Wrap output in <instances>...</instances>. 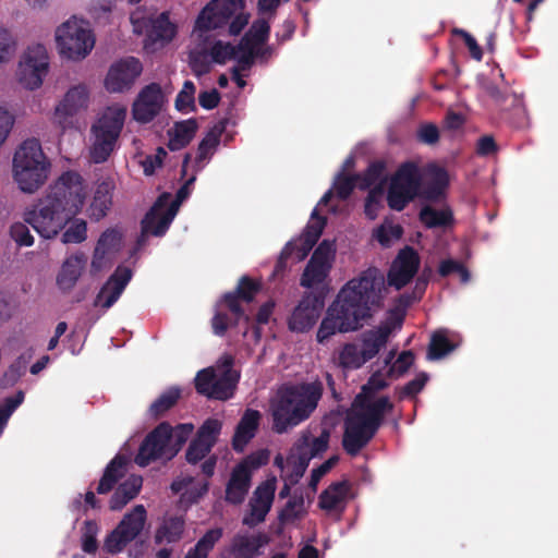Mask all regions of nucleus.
Here are the masks:
<instances>
[{
	"mask_svg": "<svg viewBox=\"0 0 558 558\" xmlns=\"http://www.w3.org/2000/svg\"><path fill=\"white\" fill-rule=\"evenodd\" d=\"M84 199L81 175L74 171H66L50 186L34 209L25 213L24 220L45 239L54 238L71 221L61 235V242L82 243L87 238V223L74 217L81 211Z\"/></svg>",
	"mask_w": 558,
	"mask_h": 558,
	"instance_id": "nucleus-1",
	"label": "nucleus"
},
{
	"mask_svg": "<svg viewBox=\"0 0 558 558\" xmlns=\"http://www.w3.org/2000/svg\"><path fill=\"white\" fill-rule=\"evenodd\" d=\"M376 268H368L349 280L327 308L316 332L318 343H326L336 333L355 331L372 317L373 307L380 305V281Z\"/></svg>",
	"mask_w": 558,
	"mask_h": 558,
	"instance_id": "nucleus-2",
	"label": "nucleus"
},
{
	"mask_svg": "<svg viewBox=\"0 0 558 558\" xmlns=\"http://www.w3.org/2000/svg\"><path fill=\"white\" fill-rule=\"evenodd\" d=\"M323 391L318 380L281 388L270 404L272 430L283 434L306 421L316 410Z\"/></svg>",
	"mask_w": 558,
	"mask_h": 558,
	"instance_id": "nucleus-3",
	"label": "nucleus"
},
{
	"mask_svg": "<svg viewBox=\"0 0 558 558\" xmlns=\"http://www.w3.org/2000/svg\"><path fill=\"white\" fill-rule=\"evenodd\" d=\"M323 391L318 380L281 388L270 404L272 430L283 434L306 421L316 410Z\"/></svg>",
	"mask_w": 558,
	"mask_h": 558,
	"instance_id": "nucleus-4",
	"label": "nucleus"
},
{
	"mask_svg": "<svg viewBox=\"0 0 558 558\" xmlns=\"http://www.w3.org/2000/svg\"><path fill=\"white\" fill-rule=\"evenodd\" d=\"M323 391L318 380L281 388L270 404L272 430L283 434L306 421L316 410Z\"/></svg>",
	"mask_w": 558,
	"mask_h": 558,
	"instance_id": "nucleus-5",
	"label": "nucleus"
},
{
	"mask_svg": "<svg viewBox=\"0 0 558 558\" xmlns=\"http://www.w3.org/2000/svg\"><path fill=\"white\" fill-rule=\"evenodd\" d=\"M49 162L44 155L40 142L36 138L26 140L13 157V173L20 189L34 193L46 181Z\"/></svg>",
	"mask_w": 558,
	"mask_h": 558,
	"instance_id": "nucleus-6",
	"label": "nucleus"
},
{
	"mask_svg": "<svg viewBox=\"0 0 558 558\" xmlns=\"http://www.w3.org/2000/svg\"><path fill=\"white\" fill-rule=\"evenodd\" d=\"M245 0H210L199 12L195 28L208 32L229 24L228 35H241L250 22Z\"/></svg>",
	"mask_w": 558,
	"mask_h": 558,
	"instance_id": "nucleus-7",
	"label": "nucleus"
},
{
	"mask_svg": "<svg viewBox=\"0 0 558 558\" xmlns=\"http://www.w3.org/2000/svg\"><path fill=\"white\" fill-rule=\"evenodd\" d=\"M195 177H191L177 192L175 199L168 204L169 194H161L150 209L144 216L142 225V233L137 239V244L142 245L145 235L151 234L162 236L169 229L174 219L180 204L185 201L190 193V186L194 183Z\"/></svg>",
	"mask_w": 558,
	"mask_h": 558,
	"instance_id": "nucleus-8",
	"label": "nucleus"
},
{
	"mask_svg": "<svg viewBox=\"0 0 558 558\" xmlns=\"http://www.w3.org/2000/svg\"><path fill=\"white\" fill-rule=\"evenodd\" d=\"M125 116L123 108H108L93 124L95 141L89 151L93 162L102 163L108 160L122 131Z\"/></svg>",
	"mask_w": 558,
	"mask_h": 558,
	"instance_id": "nucleus-9",
	"label": "nucleus"
},
{
	"mask_svg": "<svg viewBox=\"0 0 558 558\" xmlns=\"http://www.w3.org/2000/svg\"><path fill=\"white\" fill-rule=\"evenodd\" d=\"M422 174L413 161L402 162L390 179L387 191V204L396 211L403 210L420 194Z\"/></svg>",
	"mask_w": 558,
	"mask_h": 558,
	"instance_id": "nucleus-10",
	"label": "nucleus"
},
{
	"mask_svg": "<svg viewBox=\"0 0 558 558\" xmlns=\"http://www.w3.org/2000/svg\"><path fill=\"white\" fill-rule=\"evenodd\" d=\"M333 257V243L324 240L315 248L310 260L307 262L300 278V286L305 289H316L315 291L323 290L326 293V280L329 277Z\"/></svg>",
	"mask_w": 558,
	"mask_h": 558,
	"instance_id": "nucleus-11",
	"label": "nucleus"
},
{
	"mask_svg": "<svg viewBox=\"0 0 558 558\" xmlns=\"http://www.w3.org/2000/svg\"><path fill=\"white\" fill-rule=\"evenodd\" d=\"M146 522V509L143 505H136L130 512L124 514L117 527L111 531L104 547L108 553L118 554L143 531Z\"/></svg>",
	"mask_w": 558,
	"mask_h": 558,
	"instance_id": "nucleus-12",
	"label": "nucleus"
},
{
	"mask_svg": "<svg viewBox=\"0 0 558 558\" xmlns=\"http://www.w3.org/2000/svg\"><path fill=\"white\" fill-rule=\"evenodd\" d=\"M325 298L326 293L323 290L304 292L288 318L289 330L293 332L311 330L322 314Z\"/></svg>",
	"mask_w": 558,
	"mask_h": 558,
	"instance_id": "nucleus-13",
	"label": "nucleus"
},
{
	"mask_svg": "<svg viewBox=\"0 0 558 558\" xmlns=\"http://www.w3.org/2000/svg\"><path fill=\"white\" fill-rule=\"evenodd\" d=\"M48 70L49 57L45 46L28 47L20 62L19 81L27 89H37L41 86Z\"/></svg>",
	"mask_w": 558,
	"mask_h": 558,
	"instance_id": "nucleus-14",
	"label": "nucleus"
},
{
	"mask_svg": "<svg viewBox=\"0 0 558 558\" xmlns=\"http://www.w3.org/2000/svg\"><path fill=\"white\" fill-rule=\"evenodd\" d=\"M213 37H204L205 44L209 50L213 63L226 64L228 61H238L239 56L245 53L247 49L254 51L265 48L269 37H241L238 45L226 43L222 40H214Z\"/></svg>",
	"mask_w": 558,
	"mask_h": 558,
	"instance_id": "nucleus-15",
	"label": "nucleus"
},
{
	"mask_svg": "<svg viewBox=\"0 0 558 558\" xmlns=\"http://www.w3.org/2000/svg\"><path fill=\"white\" fill-rule=\"evenodd\" d=\"M89 101V90L85 84L71 87L57 105L53 120L63 131L73 126L74 117L86 110Z\"/></svg>",
	"mask_w": 558,
	"mask_h": 558,
	"instance_id": "nucleus-16",
	"label": "nucleus"
},
{
	"mask_svg": "<svg viewBox=\"0 0 558 558\" xmlns=\"http://www.w3.org/2000/svg\"><path fill=\"white\" fill-rule=\"evenodd\" d=\"M143 65L135 57H126L114 62L106 76L105 86L110 93H123L131 89L142 74Z\"/></svg>",
	"mask_w": 558,
	"mask_h": 558,
	"instance_id": "nucleus-17",
	"label": "nucleus"
},
{
	"mask_svg": "<svg viewBox=\"0 0 558 558\" xmlns=\"http://www.w3.org/2000/svg\"><path fill=\"white\" fill-rule=\"evenodd\" d=\"M135 35H177V24L170 20V12L161 13L136 10L131 14Z\"/></svg>",
	"mask_w": 558,
	"mask_h": 558,
	"instance_id": "nucleus-18",
	"label": "nucleus"
},
{
	"mask_svg": "<svg viewBox=\"0 0 558 558\" xmlns=\"http://www.w3.org/2000/svg\"><path fill=\"white\" fill-rule=\"evenodd\" d=\"M172 438V427L169 423L162 422L147 434L140 446L135 457V463L140 466H147L150 462L160 459Z\"/></svg>",
	"mask_w": 558,
	"mask_h": 558,
	"instance_id": "nucleus-19",
	"label": "nucleus"
},
{
	"mask_svg": "<svg viewBox=\"0 0 558 558\" xmlns=\"http://www.w3.org/2000/svg\"><path fill=\"white\" fill-rule=\"evenodd\" d=\"M353 405L355 410L351 414L375 432L383 425L385 415L393 410V403L387 396L377 399L364 397L359 400L356 395Z\"/></svg>",
	"mask_w": 558,
	"mask_h": 558,
	"instance_id": "nucleus-20",
	"label": "nucleus"
},
{
	"mask_svg": "<svg viewBox=\"0 0 558 558\" xmlns=\"http://www.w3.org/2000/svg\"><path fill=\"white\" fill-rule=\"evenodd\" d=\"M163 94L158 83L146 85L138 93L133 107V119L141 123L153 121L161 111L163 105Z\"/></svg>",
	"mask_w": 558,
	"mask_h": 558,
	"instance_id": "nucleus-21",
	"label": "nucleus"
},
{
	"mask_svg": "<svg viewBox=\"0 0 558 558\" xmlns=\"http://www.w3.org/2000/svg\"><path fill=\"white\" fill-rule=\"evenodd\" d=\"M418 267L420 256L412 246L400 250L387 276L389 286L402 289L413 279Z\"/></svg>",
	"mask_w": 558,
	"mask_h": 558,
	"instance_id": "nucleus-22",
	"label": "nucleus"
},
{
	"mask_svg": "<svg viewBox=\"0 0 558 558\" xmlns=\"http://www.w3.org/2000/svg\"><path fill=\"white\" fill-rule=\"evenodd\" d=\"M377 434L351 413L344 420L342 448L347 454L356 457Z\"/></svg>",
	"mask_w": 558,
	"mask_h": 558,
	"instance_id": "nucleus-23",
	"label": "nucleus"
},
{
	"mask_svg": "<svg viewBox=\"0 0 558 558\" xmlns=\"http://www.w3.org/2000/svg\"><path fill=\"white\" fill-rule=\"evenodd\" d=\"M276 480H267L258 485L254 492V496L250 502L251 518L245 517L243 524L254 525L263 522L271 508L275 498Z\"/></svg>",
	"mask_w": 558,
	"mask_h": 558,
	"instance_id": "nucleus-24",
	"label": "nucleus"
},
{
	"mask_svg": "<svg viewBox=\"0 0 558 558\" xmlns=\"http://www.w3.org/2000/svg\"><path fill=\"white\" fill-rule=\"evenodd\" d=\"M131 278V269L118 267L100 289L94 305H101L106 310L110 308L119 300Z\"/></svg>",
	"mask_w": 558,
	"mask_h": 558,
	"instance_id": "nucleus-25",
	"label": "nucleus"
},
{
	"mask_svg": "<svg viewBox=\"0 0 558 558\" xmlns=\"http://www.w3.org/2000/svg\"><path fill=\"white\" fill-rule=\"evenodd\" d=\"M426 181L421 185L418 196L427 202L438 203L446 198L449 186L448 171L439 166L430 165L426 169Z\"/></svg>",
	"mask_w": 558,
	"mask_h": 558,
	"instance_id": "nucleus-26",
	"label": "nucleus"
},
{
	"mask_svg": "<svg viewBox=\"0 0 558 558\" xmlns=\"http://www.w3.org/2000/svg\"><path fill=\"white\" fill-rule=\"evenodd\" d=\"M486 92L488 96L496 102L501 110L511 109L517 117L515 121L511 123L515 128H522L526 122V112L523 105V99L514 93H508L506 90L500 89L498 86L494 84H489L486 86Z\"/></svg>",
	"mask_w": 558,
	"mask_h": 558,
	"instance_id": "nucleus-27",
	"label": "nucleus"
},
{
	"mask_svg": "<svg viewBox=\"0 0 558 558\" xmlns=\"http://www.w3.org/2000/svg\"><path fill=\"white\" fill-rule=\"evenodd\" d=\"M87 258L83 253L69 256L62 264L57 276V286L64 292H70L85 269Z\"/></svg>",
	"mask_w": 558,
	"mask_h": 558,
	"instance_id": "nucleus-28",
	"label": "nucleus"
},
{
	"mask_svg": "<svg viewBox=\"0 0 558 558\" xmlns=\"http://www.w3.org/2000/svg\"><path fill=\"white\" fill-rule=\"evenodd\" d=\"M260 417L259 411L253 409L245 410L232 437V447L235 451L242 452L246 445L255 437Z\"/></svg>",
	"mask_w": 558,
	"mask_h": 558,
	"instance_id": "nucleus-29",
	"label": "nucleus"
},
{
	"mask_svg": "<svg viewBox=\"0 0 558 558\" xmlns=\"http://www.w3.org/2000/svg\"><path fill=\"white\" fill-rule=\"evenodd\" d=\"M232 356H227L225 362L226 368L220 376L216 375L214 387L211 388L210 393H208L209 399L225 401L233 397L240 375L238 372L232 369Z\"/></svg>",
	"mask_w": 558,
	"mask_h": 558,
	"instance_id": "nucleus-30",
	"label": "nucleus"
},
{
	"mask_svg": "<svg viewBox=\"0 0 558 558\" xmlns=\"http://www.w3.org/2000/svg\"><path fill=\"white\" fill-rule=\"evenodd\" d=\"M211 449L209 445L194 438L185 451V460L189 464L195 465L204 460L201 464V471L207 478H210L215 474L218 461L216 454H209Z\"/></svg>",
	"mask_w": 558,
	"mask_h": 558,
	"instance_id": "nucleus-31",
	"label": "nucleus"
},
{
	"mask_svg": "<svg viewBox=\"0 0 558 558\" xmlns=\"http://www.w3.org/2000/svg\"><path fill=\"white\" fill-rule=\"evenodd\" d=\"M96 37H56L57 48L62 58L78 61L94 48Z\"/></svg>",
	"mask_w": 558,
	"mask_h": 558,
	"instance_id": "nucleus-32",
	"label": "nucleus"
},
{
	"mask_svg": "<svg viewBox=\"0 0 558 558\" xmlns=\"http://www.w3.org/2000/svg\"><path fill=\"white\" fill-rule=\"evenodd\" d=\"M252 476L243 465H236L230 475L226 486V501L240 505L244 501L251 487Z\"/></svg>",
	"mask_w": 558,
	"mask_h": 558,
	"instance_id": "nucleus-33",
	"label": "nucleus"
},
{
	"mask_svg": "<svg viewBox=\"0 0 558 558\" xmlns=\"http://www.w3.org/2000/svg\"><path fill=\"white\" fill-rule=\"evenodd\" d=\"M128 458L124 454H117L105 468L96 487V493L105 495L110 493L118 485L119 481L126 473Z\"/></svg>",
	"mask_w": 558,
	"mask_h": 558,
	"instance_id": "nucleus-34",
	"label": "nucleus"
},
{
	"mask_svg": "<svg viewBox=\"0 0 558 558\" xmlns=\"http://www.w3.org/2000/svg\"><path fill=\"white\" fill-rule=\"evenodd\" d=\"M142 486V476L135 474H132L125 481L120 483L109 500L110 510L119 511L124 508L140 494Z\"/></svg>",
	"mask_w": 558,
	"mask_h": 558,
	"instance_id": "nucleus-35",
	"label": "nucleus"
},
{
	"mask_svg": "<svg viewBox=\"0 0 558 558\" xmlns=\"http://www.w3.org/2000/svg\"><path fill=\"white\" fill-rule=\"evenodd\" d=\"M312 219L314 222L306 226L301 243L296 242V260L300 262L304 259L308 253L312 251L314 245L317 243L320 238L323 230L326 226V218L319 216L317 209H314L312 213Z\"/></svg>",
	"mask_w": 558,
	"mask_h": 558,
	"instance_id": "nucleus-36",
	"label": "nucleus"
},
{
	"mask_svg": "<svg viewBox=\"0 0 558 558\" xmlns=\"http://www.w3.org/2000/svg\"><path fill=\"white\" fill-rule=\"evenodd\" d=\"M268 543L265 534L255 535L236 534L231 542L230 551L234 558H254L260 547Z\"/></svg>",
	"mask_w": 558,
	"mask_h": 558,
	"instance_id": "nucleus-37",
	"label": "nucleus"
},
{
	"mask_svg": "<svg viewBox=\"0 0 558 558\" xmlns=\"http://www.w3.org/2000/svg\"><path fill=\"white\" fill-rule=\"evenodd\" d=\"M197 128V121L193 118L175 122L173 128L168 130V148L175 151L186 147L194 138Z\"/></svg>",
	"mask_w": 558,
	"mask_h": 558,
	"instance_id": "nucleus-38",
	"label": "nucleus"
},
{
	"mask_svg": "<svg viewBox=\"0 0 558 558\" xmlns=\"http://www.w3.org/2000/svg\"><path fill=\"white\" fill-rule=\"evenodd\" d=\"M392 331L389 325H380L377 329L366 332L362 339L361 353L365 363L374 359L380 349L385 347Z\"/></svg>",
	"mask_w": 558,
	"mask_h": 558,
	"instance_id": "nucleus-39",
	"label": "nucleus"
},
{
	"mask_svg": "<svg viewBox=\"0 0 558 558\" xmlns=\"http://www.w3.org/2000/svg\"><path fill=\"white\" fill-rule=\"evenodd\" d=\"M351 484L348 481H341L330 484L319 495L318 505L327 511L337 510L344 502L350 493Z\"/></svg>",
	"mask_w": 558,
	"mask_h": 558,
	"instance_id": "nucleus-40",
	"label": "nucleus"
},
{
	"mask_svg": "<svg viewBox=\"0 0 558 558\" xmlns=\"http://www.w3.org/2000/svg\"><path fill=\"white\" fill-rule=\"evenodd\" d=\"M245 53L239 56V59L235 65L231 69V78L235 82V84L243 88L246 85L245 80L243 78L242 73L248 72L255 63L257 58H265L270 54V47L268 43L265 48L256 49L254 51H250L248 49L244 51Z\"/></svg>",
	"mask_w": 558,
	"mask_h": 558,
	"instance_id": "nucleus-41",
	"label": "nucleus"
},
{
	"mask_svg": "<svg viewBox=\"0 0 558 558\" xmlns=\"http://www.w3.org/2000/svg\"><path fill=\"white\" fill-rule=\"evenodd\" d=\"M112 191L113 184L109 181H104L97 185L89 207L92 219L99 221L107 215L112 205Z\"/></svg>",
	"mask_w": 558,
	"mask_h": 558,
	"instance_id": "nucleus-42",
	"label": "nucleus"
},
{
	"mask_svg": "<svg viewBox=\"0 0 558 558\" xmlns=\"http://www.w3.org/2000/svg\"><path fill=\"white\" fill-rule=\"evenodd\" d=\"M122 243V233L116 228L105 230L96 244L93 265L101 262L108 254L118 252Z\"/></svg>",
	"mask_w": 558,
	"mask_h": 558,
	"instance_id": "nucleus-43",
	"label": "nucleus"
},
{
	"mask_svg": "<svg viewBox=\"0 0 558 558\" xmlns=\"http://www.w3.org/2000/svg\"><path fill=\"white\" fill-rule=\"evenodd\" d=\"M418 219L428 229L447 228L454 221L453 213L449 207L436 209L429 205L421 208Z\"/></svg>",
	"mask_w": 558,
	"mask_h": 558,
	"instance_id": "nucleus-44",
	"label": "nucleus"
},
{
	"mask_svg": "<svg viewBox=\"0 0 558 558\" xmlns=\"http://www.w3.org/2000/svg\"><path fill=\"white\" fill-rule=\"evenodd\" d=\"M330 433L323 429L318 437L312 438L310 433H303L301 438L294 445V449H301L307 453L308 458L313 459L328 449Z\"/></svg>",
	"mask_w": 558,
	"mask_h": 558,
	"instance_id": "nucleus-45",
	"label": "nucleus"
},
{
	"mask_svg": "<svg viewBox=\"0 0 558 558\" xmlns=\"http://www.w3.org/2000/svg\"><path fill=\"white\" fill-rule=\"evenodd\" d=\"M223 535L221 527L208 530L197 542L190 548L185 558H207L215 545Z\"/></svg>",
	"mask_w": 558,
	"mask_h": 558,
	"instance_id": "nucleus-46",
	"label": "nucleus"
},
{
	"mask_svg": "<svg viewBox=\"0 0 558 558\" xmlns=\"http://www.w3.org/2000/svg\"><path fill=\"white\" fill-rule=\"evenodd\" d=\"M181 389L179 387H170L162 392L149 407V415L154 418L163 416L171 410L181 398Z\"/></svg>",
	"mask_w": 558,
	"mask_h": 558,
	"instance_id": "nucleus-47",
	"label": "nucleus"
},
{
	"mask_svg": "<svg viewBox=\"0 0 558 558\" xmlns=\"http://www.w3.org/2000/svg\"><path fill=\"white\" fill-rule=\"evenodd\" d=\"M457 348V344L453 343L449 338L448 333L444 329L436 330L432 337L430 342L427 350L428 360H440L445 357L447 354L452 352Z\"/></svg>",
	"mask_w": 558,
	"mask_h": 558,
	"instance_id": "nucleus-48",
	"label": "nucleus"
},
{
	"mask_svg": "<svg viewBox=\"0 0 558 558\" xmlns=\"http://www.w3.org/2000/svg\"><path fill=\"white\" fill-rule=\"evenodd\" d=\"M185 522L181 517H171L167 519L163 524L157 530L155 542L157 544L163 541L168 543H175L181 539L184 531Z\"/></svg>",
	"mask_w": 558,
	"mask_h": 558,
	"instance_id": "nucleus-49",
	"label": "nucleus"
},
{
	"mask_svg": "<svg viewBox=\"0 0 558 558\" xmlns=\"http://www.w3.org/2000/svg\"><path fill=\"white\" fill-rule=\"evenodd\" d=\"M209 50L205 44L199 45L189 53V65L194 75L201 77L208 74L211 70L213 60Z\"/></svg>",
	"mask_w": 558,
	"mask_h": 558,
	"instance_id": "nucleus-50",
	"label": "nucleus"
},
{
	"mask_svg": "<svg viewBox=\"0 0 558 558\" xmlns=\"http://www.w3.org/2000/svg\"><path fill=\"white\" fill-rule=\"evenodd\" d=\"M226 125L225 123H221L220 126H214L206 135L205 137L199 142L197 147V154L195 161L197 163L203 162L210 156H213L216 147L220 143V136L225 130Z\"/></svg>",
	"mask_w": 558,
	"mask_h": 558,
	"instance_id": "nucleus-51",
	"label": "nucleus"
},
{
	"mask_svg": "<svg viewBox=\"0 0 558 558\" xmlns=\"http://www.w3.org/2000/svg\"><path fill=\"white\" fill-rule=\"evenodd\" d=\"M54 35H94L90 22L82 16L72 15L61 23Z\"/></svg>",
	"mask_w": 558,
	"mask_h": 558,
	"instance_id": "nucleus-52",
	"label": "nucleus"
},
{
	"mask_svg": "<svg viewBox=\"0 0 558 558\" xmlns=\"http://www.w3.org/2000/svg\"><path fill=\"white\" fill-rule=\"evenodd\" d=\"M364 363L365 359L355 343H345L338 354V366L343 369H355Z\"/></svg>",
	"mask_w": 558,
	"mask_h": 558,
	"instance_id": "nucleus-53",
	"label": "nucleus"
},
{
	"mask_svg": "<svg viewBox=\"0 0 558 558\" xmlns=\"http://www.w3.org/2000/svg\"><path fill=\"white\" fill-rule=\"evenodd\" d=\"M386 171V162L384 160L372 161L362 173H357L359 189L368 190L376 182L381 181Z\"/></svg>",
	"mask_w": 558,
	"mask_h": 558,
	"instance_id": "nucleus-54",
	"label": "nucleus"
},
{
	"mask_svg": "<svg viewBox=\"0 0 558 558\" xmlns=\"http://www.w3.org/2000/svg\"><path fill=\"white\" fill-rule=\"evenodd\" d=\"M222 424L217 418H207L198 428L195 439L214 448L221 433Z\"/></svg>",
	"mask_w": 558,
	"mask_h": 558,
	"instance_id": "nucleus-55",
	"label": "nucleus"
},
{
	"mask_svg": "<svg viewBox=\"0 0 558 558\" xmlns=\"http://www.w3.org/2000/svg\"><path fill=\"white\" fill-rule=\"evenodd\" d=\"M24 392L19 390L14 396H10L0 402V436L2 435L9 418L14 411L23 403Z\"/></svg>",
	"mask_w": 558,
	"mask_h": 558,
	"instance_id": "nucleus-56",
	"label": "nucleus"
},
{
	"mask_svg": "<svg viewBox=\"0 0 558 558\" xmlns=\"http://www.w3.org/2000/svg\"><path fill=\"white\" fill-rule=\"evenodd\" d=\"M355 187H359L356 174L348 175L343 171L338 173L333 182V189L339 199L345 201L349 198Z\"/></svg>",
	"mask_w": 558,
	"mask_h": 558,
	"instance_id": "nucleus-57",
	"label": "nucleus"
},
{
	"mask_svg": "<svg viewBox=\"0 0 558 558\" xmlns=\"http://www.w3.org/2000/svg\"><path fill=\"white\" fill-rule=\"evenodd\" d=\"M99 527L96 521L87 520L82 529V549L86 554H95L98 549L97 534Z\"/></svg>",
	"mask_w": 558,
	"mask_h": 558,
	"instance_id": "nucleus-58",
	"label": "nucleus"
},
{
	"mask_svg": "<svg viewBox=\"0 0 558 558\" xmlns=\"http://www.w3.org/2000/svg\"><path fill=\"white\" fill-rule=\"evenodd\" d=\"M195 85L192 81H185L183 88L175 97L174 106L178 111L195 110Z\"/></svg>",
	"mask_w": 558,
	"mask_h": 558,
	"instance_id": "nucleus-59",
	"label": "nucleus"
},
{
	"mask_svg": "<svg viewBox=\"0 0 558 558\" xmlns=\"http://www.w3.org/2000/svg\"><path fill=\"white\" fill-rule=\"evenodd\" d=\"M262 286L258 281L253 280L248 276H242L238 282L236 289L233 291L242 301L250 303L255 299Z\"/></svg>",
	"mask_w": 558,
	"mask_h": 558,
	"instance_id": "nucleus-60",
	"label": "nucleus"
},
{
	"mask_svg": "<svg viewBox=\"0 0 558 558\" xmlns=\"http://www.w3.org/2000/svg\"><path fill=\"white\" fill-rule=\"evenodd\" d=\"M293 451L294 452L291 453V456L288 459V462L292 464V483H296L304 475L312 459L308 458L307 453H305V451H302L301 449L293 448Z\"/></svg>",
	"mask_w": 558,
	"mask_h": 558,
	"instance_id": "nucleus-61",
	"label": "nucleus"
},
{
	"mask_svg": "<svg viewBox=\"0 0 558 558\" xmlns=\"http://www.w3.org/2000/svg\"><path fill=\"white\" fill-rule=\"evenodd\" d=\"M215 377L216 373L213 367L199 371L194 379L196 391L208 398V393H210L211 388L214 387Z\"/></svg>",
	"mask_w": 558,
	"mask_h": 558,
	"instance_id": "nucleus-62",
	"label": "nucleus"
},
{
	"mask_svg": "<svg viewBox=\"0 0 558 558\" xmlns=\"http://www.w3.org/2000/svg\"><path fill=\"white\" fill-rule=\"evenodd\" d=\"M427 380L428 375L426 373L418 374L414 379L398 389V398L403 400L404 398L415 397L423 390Z\"/></svg>",
	"mask_w": 558,
	"mask_h": 558,
	"instance_id": "nucleus-63",
	"label": "nucleus"
},
{
	"mask_svg": "<svg viewBox=\"0 0 558 558\" xmlns=\"http://www.w3.org/2000/svg\"><path fill=\"white\" fill-rule=\"evenodd\" d=\"M386 387H388L387 380L379 374H373L368 378L367 383L362 386L361 392L359 393V400L363 399L364 397L375 398L376 393Z\"/></svg>",
	"mask_w": 558,
	"mask_h": 558,
	"instance_id": "nucleus-64",
	"label": "nucleus"
}]
</instances>
